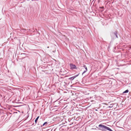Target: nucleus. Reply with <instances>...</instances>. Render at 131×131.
<instances>
[{
  "instance_id": "f257e3e1",
  "label": "nucleus",
  "mask_w": 131,
  "mask_h": 131,
  "mask_svg": "<svg viewBox=\"0 0 131 131\" xmlns=\"http://www.w3.org/2000/svg\"><path fill=\"white\" fill-rule=\"evenodd\" d=\"M70 67L71 69L72 70H73L74 69H76V66L72 64H71L70 65Z\"/></svg>"
},
{
  "instance_id": "f03ea898",
  "label": "nucleus",
  "mask_w": 131,
  "mask_h": 131,
  "mask_svg": "<svg viewBox=\"0 0 131 131\" xmlns=\"http://www.w3.org/2000/svg\"><path fill=\"white\" fill-rule=\"evenodd\" d=\"M79 74V73L77 75H76L72 77L69 78L68 79L70 80H73L75 78L78 76Z\"/></svg>"
},
{
  "instance_id": "7ed1b4c3",
  "label": "nucleus",
  "mask_w": 131,
  "mask_h": 131,
  "mask_svg": "<svg viewBox=\"0 0 131 131\" xmlns=\"http://www.w3.org/2000/svg\"><path fill=\"white\" fill-rule=\"evenodd\" d=\"M115 35L116 38H118V37L117 35V32L116 31H115L114 32H112V34H111V36L112 35Z\"/></svg>"
},
{
  "instance_id": "20e7f679",
  "label": "nucleus",
  "mask_w": 131,
  "mask_h": 131,
  "mask_svg": "<svg viewBox=\"0 0 131 131\" xmlns=\"http://www.w3.org/2000/svg\"><path fill=\"white\" fill-rule=\"evenodd\" d=\"M21 32L22 33H25L26 32H25V31L26 30L25 29L23 28L22 29H21V30H20Z\"/></svg>"
},
{
  "instance_id": "39448f33",
  "label": "nucleus",
  "mask_w": 131,
  "mask_h": 131,
  "mask_svg": "<svg viewBox=\"0 0 131 131\" xmlns=\"http://www.w3.org/2000/svg\"><path fill=\"white\" fill-rule=\"evenodd\" d=\"M85 70L82 73V74H83L84 73H85V72H86L88 70L87 67H85Z\"/></svg>"
},
{
  "instance_id": "423d86ee",
  "label": "nucleus",
  "mask_w": 131,
  "mask_h": 131,
  "mask_svg": "<svg viewBox=\"0 0 131 131\" xmlns=\"http://www.w3.org/2000/svg\"><path fill=\"white\" fill-rule=\"evenodd\" d=\"M128 92H129V90H128L127 89V90H126L125 91H124L123 92V94H124L125 93H128Z\"/></svg>"
},
{
  "instance_id": "0eeeda50",
  "label": "nucleus",
  "mask_w": 131,
  "mask_h": 131,
  "mask_svg": "<svg viewBox=\"0 0 131 131\" xmlns=\"http://www.w3.org/2000/svg\"><path fill=\"white\" fill-rule=\"evenodd\" d=\"M39 117V116H38L35 120V122L36 124L37 121Z\"/></svg>"
},
{
  "instance_id": "6e6552de",
  "label": "nucleus",
  "mask_w": 131,
  "mask_h": 131,
  "mask_svg": "<svg viewBox=\"0 0 131 131\" xmlns=\"http://www.w3.org/2000/svg\"><path fill=\"white\" fill-rule=\"evenodd\" d=\"M48 123V122H45L43 124V125H42V126H44V125H45L46 124H47Z\"/></svg>"
},
{
  "instance_id": "1a4fd4ad",
  "label": "nucleus",
  "mask_w": 131,
  "mask_h": 131,
  "mask_svg": "<svg viewBox=\"0 0 131 131\" xmlns=\"http://www.w3.org/2000/svg\"><path fill=\"white\" fill-rule=\"evenodd\" d=\"M83 67H84V68H85V67H86V66H85V65H83Z\"/></svg>"
},
{
  "instance_id": "9d476101",
  "label": "nucleus",
  "mask_w": 131,
  "mask_h": 131,
  "mask_svg": "<svg viewBox=\"0 0 131 131\" xmlns=\"http://www.w3.org/2000/svg\"><path fill=\"white\" fill-rule=\"evenodd\" d=\"M71 119L70 118H69L68 119V121H70L71 120Z\"/></svg>"
},
{
  "instance_id": "9b49d317",
  "label": "nucleus",
  "mask_w": 131,
  "mask_h": 131,
  "mask_svg": "<svg viewBox=\"0 0 131 131\" xmlns=\"http://www.w3.org/2000/svg\"><path fill=\"white\" fill-rule=\"evenodd\" d=\"M24 54V53L21 54Z\"/></svg>"
},
{
  "instance_id": "f8f14e48",
  "label": "nucleus",
  "mask_w": 131,
  "mask_h": 131,
  "mask_svg": "<svg viewBox=\"0 0 131 131\" xmlns=\"http://www.w3.org/2000/svg\"><path fill=\"white\" fill-rule=\"evenodd\" d=\"M77 118H76V119H75V120H77Z\"/></svg>"
}]
</instances>
